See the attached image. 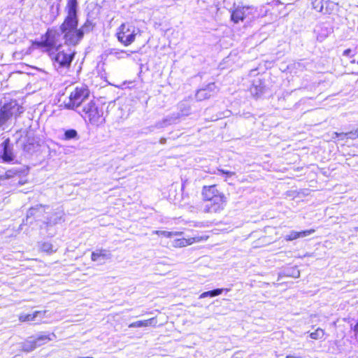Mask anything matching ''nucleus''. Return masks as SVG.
Masks as SVG:
<instances>
[{"label":"nucleus","instance_id":"nucleus-11","mask_svg":"<svg viewBox=\"0 0 358 358\" xmlns=\"http://www.w3.org/2000/svg\"><path fill=\"white\" fill-rule=\"evenodd\" d=\"M45 44L50 48H59L61 46V36L59 33L53 30H49L47 32V38Z\"/></svg>","mask_w":358,"mask_h":358},{"label":"nucleus","instance_id":"nucleus-33","mask_svg":"<svg viewBox=\"0 0 358 358\" xmlns=\"http://www.w3.org/2000/svg\"><path fill=\"white\" fill-rule=\"evenodd\" d=\"M61 217H56L54 219V220H49L47 222V224L48 225H52V224H56L57 222H58V220H60Z\"/></svg>","mask_w":358,"mask_h":358},{"label":"nucleus","instance_id":"nucleus-18","mask_svg":"<svg viewBox=\"0 0 358 358\" xmlns=\"http://www.w3.org/2000/svg\"><path fill=\"white\" fill-rule=\"evenodd\" d=\"M46 311H35L33 314H21L19 315V320L21 322H29L34 320L38 315L45 314Z\"/></svg>","mask_w":358,"mask_h":358},{"label":"nucleus","instance_id":"nucleus-38","mask_svg":"<svg viewBox=\"0 0 358 358\" xmlns=\"http://www.w3.org/2000/svg\"><path fill=\"white\" fill-rule=\"evenodd\" d=\"M297 277L299 275V271H297Z\"/></svg>","mask_w":358,"mask_h":358},{"label":"nucleus","instance_id":"nucleus-35","mask_svg":"<svg viewBox=\"0 0 358 358\" xmlns=\"http://www.w3.org/2000/svg\"><path fill=\"white\" fill-rule=\"evenodd\" d=\"M353 331H355V334H358V322L354 326Z\"/></svg>","mask_w":358,"mask_h":358},{"label":"nucleus","instance_id":"nucleus-30","mask_svg":"<svg viewBox=\"0 0 358 358\" xmlns=\"http://www.w3.org/2000/svg\"><path fill=\"white\" fill-rule=\"evenodd\" d=\"M183 104L180 105V117L182 115H188L189 114L190 107L189 106L182 107Z\"/></svg>","mask_w":358,"mask_h":358},{"label":"nucleus","instance_id":"nucleus-21","mask_svg":"<svg viewBox=\"0 0 358 358\" xmlns=\"http://www.w3.org/2000/svg\"><path fill=\"white\" fill-rule=\"evenodd\" d=\"M333 135H334V136L332 137L333 138H336L341 136V139H344L345 138H350L351 139H356V138H358V129H356L353 131H350L349 133L334 132Z\"/></svg>","mask_w":358,"mask_h":358},{"label":"nucleus","instance_id":"nucleus-23","mask_svg":"<svg viewBox=\"0 0 358 358\" xmlns=\"http://www.w3.org/2000/svg\"><path fill=\"white\" fill-rule=\"evenodd\" d=\"M22 349L24 352H31L36 349L32 337L29 338L22 344Z\"/></svg>","mask_w":358,"mask_h":358},{"label":"nucleus","instance_id":"nucleus-19","mask_svg":"<svg viewBox=\"0 0 358 358\" xmlns=\"http://www.w3.org/2000/svg\"><path fill=\"white\" fill-rule=\"evenodd\" d=\"M329 0H313L312 2L313 7L317 11L322 12L325 8L327 10Z\"/></svg>","mask_w":358,"mask_h":358},{"label":"nucleus","instance_id":"nucleus-3","mask_svg":"<svg viewBox=\"0 0 358 358\" xmlns=\"http://www.w3.org/2000/svg\"><path fill=\"white\" fill-rule=\"evenodd\" d=\"M78 113L85 120L87 119L90 124L97 127L101 125L105 121L103 110L99 109L94 101L84 104L82 110H78Z\"/></svg>","mask_w":358,"mask_h":358},{"label":"nucleus","instance_id":"nucleus-36","mask_svg":"<svg viewBox=\"0 0 358 358\" xmlns=\"http://www.w3.org/2000/svg\"><path fill=\"white\" fill-rule=\"evenodd\" d=\"M165 142H166V138H163L160 139V143L164 144V143H165Z\"/></svg>","mask_w":358,"mask_h":358},{"label":"nucleus","instance_id":"nucleus-28","mask_svg":"<svg viewBox=\"0 0 358 358\" xmlns=\"http://www.w3.org/2000/svg\"><path fill=\"white\" fill-rule=\"evenodd\" d=\"M324 335V331L323 329L318 328L314 332H312L310 334V336L312 339L317 340L323 338Z\"/></svg>","mask_w":358,"mask_h":358},{"label":"nucleus","instance_id":"nucleus-39","mask_svg":"<svg viewBox=\"0 0 358 358\" xmlns=\"http://www.w3.org/2000/svg\"><path fill=\"white\" fill-rule=\"evenodd\" d=\"M357 64H358V60H357Z\"/></svg>","mask_w":358,"mask_h":358},{"label":"nucleus","instance_id":"nucleus-32","mask_svg":"<svg viewBox=\"0 0 358 358\" xmlns=\"http://www.w3.org/2000/svg\"><path fill=\"white\" fill-rule=\"evenodd\" d=\"M217 171L222 174H224L227 176V177H231L235 175L234 172L225 171L224 169H218Z\"/></svg>","mask_w":358,"mask_h":358},{"label":"nucleus","instance_id":"nucleus-12","mask_svg":"<svg viewBox=\"0 0 358 358\" xmlns=\"http://www.w3.org/2000/svg\"><path fill=\"white\" fill-rule=\"evenodd\" d=\"M208 236H195L189 238H178L174 241L175 247H185L194 243L201 242L207 240Z\"/></svg>","mask_w":358,"mask_h":358},{"label":"nucleus","instance_id":"nucleus-13","mask_svg":"<svg viewBox=\"0 0 358 358\" xmlns=\"http://www.w3.org/2000/svg\"><path fill=\"white\" fill-rule=\"evenodd\" d=\"M314 232L315 229H308L302 231H292L285 236V239L287 241H291L299 238H303L311 235Z\"/></svg>","mask_w":358,"mask_h":358},{"label":"nucleus","instance_id":"nucleus-17","mask_svg":"<svg viewBox=\"0 0 358 358\" xmlns=\"http://www.w3.org/2000/svg\"><path fill=\"white\" fill-rule=\"evenodd\" d=\"M213 87V84L209 85L207 88L201 89L197 91L196 98L198 101H203L211 96V91Z\"/></svg>","mask_w":358,"mask_h":358},{"label":"nucleus","instance_id":"nucleus-27","mask_svg":"<svg viewBox=\"0 0 358 358\" xmlns=\"http://www.w3.org/2000/svg\"><path fill=\"white\" fill-rule=\"evenodd\" d=\"M40 248L42 251L48 253H52L56 251V250L53 249V245L49 242L42 243Z\"/></svg>","mask_w":358,"mask_h":358},{"label":"nucleus","instance_id":"nucleus-29","mask_svg":"<svg viewBox=\"0 0 358 358\" xmlns=\"http://www.w3.org/2000/svg\"><path fill=\"white\" fill-rule=\"evenodd\" d=\"M64 138L66 140L78 138V133L75 129H69L64 133Z\"/></svg>","mask_w":358,"mask_h":358},{"label":"nucleus","instance_id":"nucleus-6","mask_svg":"<svg viewBox=\"0 0 358 358\" xmlns=\"http://www.w3.org/2000/svg\"><path fill=\"white\" fill-rule=\"evenodd\" d=\"M24 112V108L16 100H10L3 104L0 101V127L11 116H17Z\"/></svg>","mask_w":358,"mask_h":358},{"label":"nucleus","instance_id":"nucleus-7","mask_svg":"<svg viewBox=\"0 0 358 358\" xmlns=\"http://www.w3.org/2000/svg\"><path fill=\"white\" fill-rule=\"evenodd\" d=\"M231 20L234 23L243 22L245 20H251L255 17L256 13L255 8L242 5H235L231 9Z\"/></svg>","mask_w":358,"mask_h":358},{"label":"nucleus","instance_id":"nucleus-25","mask_svg":"<svg viewBox=\"0 0 358 358\" xmlns=\"http://www.w3.org/2000/svg\"><path fill=\"white\" fill-rule=\"evenodd\" d=\"M44 208L42 205H37L35 207L30 208L27 212L26 220L28 222L29 217L36 216L37 213L41 211Z\"/></svg>","mask_w":358,"mask_h":358},{"label":"nucleus","instance_id":"nucleus-31","mask_svg":"<svg viewBox=\"0 0 358 358\" xmlns=\"http://www.w3.org/2000/svg\"><path fill=\"white\" fill-rule=\"evenodd\" d=\"M251 92L252 94L257 96L262 94L263 92L262 89L258 90L256 86H254L251 88Z\"/></svg>","mask_w":358,"mask_h":358},{"label":"nucleus","instance_id":"nucleus-4","mask_svg":"<svg viewBox=\"0 0 358 358\" xmlns=\"http://www.w3.org/2000/svg\"><path fill=\"white\" fill-rule=\"evenodd\" d=\"M140 34V29L130 23H123L117 29L116 36L120 43L129 46L136 40Z\"/></svg>","mask_w":358,"mask_h":358},{"label":"nucleus","instance_id":"nucleus-9","mask_svg":"<svg viewBox=\"0 0 358 358\" xmlns=\"http://www.w3.org/2000/svg\"><path fill=\"white\" fill-rule=\"evenodd\" d=\"M180 118V114L179 113H173L166 116L162 120L157 122L154 127L157 129L164 128L173 124H176L178 122Z\"/></svg>","mask_w":358,"mask_h":358},{"label":"nucleus","instance_id":"nucleus-24","mask_svg":"<svg viewBox=\"0 0 358 358\" xmlns=\"http://www.w3.org/2000/svg\"><path fill=\"white\" fill-rule=\"evenodd\" d=\"M223 291H224L223 289H214V290H212V291L205 292H203L199 296V298L200 299H203V298H206V297H208V296L214 297V296H218V295L221 294Z\"/></svg>","mask_w":358,"mask_h":358},{"label":"nucleus","instance_id":"nucleus-34","mask_svg":"<svg viewBox=\"0 0 358 358\" xmlns=\"http://www.w3.org/2000/svg\"><path fill=\"white\" fill-rule=\"evenodd\" d=\"M351 52V50L350 49H346L344 52H343V55L344 56H349Z\"/></svg>","mask_w":358,"mask_h":358},{"label":"nucleus","instance_id":"nucleus-22","mask_svg":"<svg viewBox=\"0 0 358 358\" xmlns=\"http://www.w3.org/2000/svg\"><path fill=\"white\" fill-rule=\"evenodd\" d=\"M50 5V10L52 15H57L59 13L61 0H46Z\"/></svg>","mask_w":358,"mask_h":358},{"label":"nucleus","instance_id":"nucleus-26","mask_svg":"<svg viewBox=\"0 0 358 358\" xmlns=\"http://www.w3.org/2000/svg\"><path fill=\"white\" fill-rule=\"evenodd\" d=\"M155 234L163 236L166 238H171L172 236H179L182 234V232L178 231H159L156 230L152 232Z\"/></svg>","mask_w":358,"mask_h":358},{"label":"nucleus","instance_id":"nucleus-8","mask_svg":"<svg viewBox=\"0 0 358 358\" xmlns=\"http://www.w3.org/2000/svg\"><path fill=\"white\" fill-rule=\"evenodd\" d=\"M73 54L72 52H65L59 51L57 54L52 55V59L54 62V66L56 69L69 68L71 63Z\"/></svg>","mask_w":358,"mask_h":358},{"label":"nucleus","instance_id":"nucleus-37","mask_svg":"<svg viewBox=\"0 0 358 358\" xmlns=\"http://www.w3.org/2000/svg\"><path fill=\"white\" fill-rule=\"evenodd\" d=\"M355 230L356 231H358V227H355Z\"/></svg>","mask_w":358,"mask_h":358},{"label":"nucleus","instance_id":"nucleus-14","mask_svg":"<svg viewBox=\"0 0 358 358\" xmlns=\"http://www.w3.org/2000/svg\"><path fill=\"white\" fill-rule=\"evenodd\" d=\"M56 338V335L54 333H51L47 335H39L36 338H33L36 348L40 347L48 342L54 340Z\"/></svg>","mask_w":358,"mask_h":358},{"label":"nucleus","instance_id":"nucleus-1","mask_svg":"<svg viewBox=\"0 0 358 358\" xmlns=\"http://www.w3.org/2000/svg\"><path fill=\"white\" fill-rule=\"evenodd\" d=\"M77 0H69L66 8L68 15L60 27L64 43L69 45H76L83 37V31L77 28Z\"/></svg>","mask_w":358,"mask_h":358},{"label":"nucleus","instance_id":"nucleus-2","mask_svg":"<svg viewBox=\"0 0 358 358\" xmlns=\"http://www.w3.org/2000/svg\"><path fill=\"white\" fill-rule=\"evenodd\" d=\"M202 199L207 202L204 207L206 213H218L224 209L227 201L224 193L215 185H204L201 191Z\"/></svg>","mask_w":358,"mask_h":358},{"label":"nucleus","instance_id":"nucleus-16","mask_svg":"<svg viewBox=\"0 0 358 358\" xmlns=\"http://www.w3.org/2000/svg\"><path fill=\"white\" fill-rule=\"evenodd\" d=\"M157 324V320L155 317H152L145 320H139L134 322L131 323L129 325V328H135V327H149L152 326L155 327Z\"/></svg>","mask_w":358,"mask_h":358},{"label":"nucleus","instance_id":"nucleus-15","mask_svg":"<svg viewBox=\"0 0 358 358\" xmlns=\"http://www.w3.org/2000/svg\"><path fill=\"white\" fill-rule=\"evenodd\" d=\"M111 257V254L106 250H97L92 253L91 259L93 262L99 260L109 259Z\"/></svg>","mask_w":358,"mask_h":358},{"label":"nucleus","instance_id":"nucleus-5","mask_svg":"<svg viewBox=\"0 0 358 358\" xmlns=\"http://www.w3.org/2000/svg\"><path fill=\"white\" fill-rule=\"evenodd\" d=\"M90 92L85 86L76 87L70 94L68 101L64 102L67 109L78 108L88 98Z\"/></svg>","mask_w":358,"mask_h":358},{"label":"nucleus","instance_id":"nucleus-10","mask_svg":"<svg viewBox=\"0 0 358 358\" xmlns=\"http://www.w3.org/2000/svg\"><path fill=\"white\" fill-rule=\"evenodd\" d=\"M0 156L4 162H10L14 159L13 150L9 139H6L0 145Z\"/></svg>","mask_w":358,"mask_h":358},{"label":"nucleus","instance_id":"nucleus-20","mask_svg":"<svg viewBox=\"0 0 358 358\" xmlns=\"http://www.w3.org/2000/svg\"><path fill=\"white\" fill-rule=\"evenodd\" d=\"M109 55L118 59H122L130 57L131 53L127 51L119 49H111Z\"/></svg>","mask_w":358,"mask_h":358}]
</instances>
